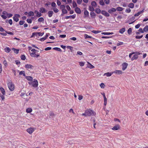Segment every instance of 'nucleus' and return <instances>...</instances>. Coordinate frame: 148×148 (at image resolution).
I'll return each instance as SVG.
<instances>
[{
    "mask_svg": "<svg viewBox=\"0 0 148 148\" xmlns=\"http://www.w3.org/2000/svg\"><path fill=\"white\" fill-rule=\"evenodd\" d=\"M42 16L41 13L37 12L36 14V16L38 17H39Z\"/></svg>",
    "mask_w": 148,
    "mask_h": 148,
    "instance_id": "3c124183",
    "label": "nucleus"
},
{
    "mask_svg": "<svg viewBox=\"0 0 148 148\" xmlns=\"http://www.w3.org/2000/svg\"><path fill=\"white\" fill-rule=\"evenodd\" d=\"M51 5L52 7H56V4L55 3H54V2H53L51 4Z\"/></svg>",
    "mask_w": 148,
    "mask_h": 148,
    "instance_id": "e2e57ef3",
    "label": "nucleus"
},
{
    "mask_svg": "<svg viewBox=\"0 0 148 148\" xmlns=\"http://www.w3.org/2000/svg\"><path fill=\"white\" fill-rule=\"evenodd\" d=\"M73 5L74 8L76 7H77L76 3L75 1H73Z\"/></svg>",
    "mask_w": 148,
    "mask_h": 148,
    "instance_id": "09e8293b",
    "label": "nucleus"
},
{
    "mask_svg": "<svg viewBox=\"0 0 148 148\" xmlns=\"http://www.w3.org/2000/svg\"><path fill=\"white\" fill-rule=\"evenodd\" d=\"M104 99V105L106 106L107 103V100L106 97H103Z\"/></svg>",
    "mask_w": 148,
    "mask_h": 148,
    "instance_id": "72a5a7b5",
    "label": "nucleus"
},
{
    "mask_svg": "<svg viewBox=\"0 0 148 148\" xmlns=\"http://www.w3.org/2000/svg\"><path fill=\"white\" fill-rule=\"evenodd\" d=\"M53 12L52 11H49L48 12V16L49 17H51L53 14Z\"/></svg>",
    "mask_w": 148,
    "mask_h": 148,
    "instance_id": "b1692460",
    "label": "nucleus"
},
{
    "mask_svg": "<svg viewBox=\"0 0 148 148\" xmlns=\"http://www.w3.org/2000/svg\"><path fill=\"white\" fill-rule=\"evenodd\" d=\"M95 12L97 14L100 13L101 11L99 8H97L95 9Z\"/></svg>",
    "mask_w": 148,
    "mask_h": 148,
    "instance_id": "4c0bfd02",
    "label": "nucleus"
},
{
    "mask_svg": "<svg viewBox=\"0 0 148 148\" xmlns=\"http://www.w3.org/2000/svg\"><path fill=\"white\" fill-rule=\"evenodd\" d=\"M66 37V35L65 34L60 35V37L62 38H64Z\"/></svg>",
    "mask_w": 148,
    "mask_h": 148,
    "instance_id": "338daca9",
    "label": "nucleus"
},
{
    "mask_svg": "<svg viewBox=\"0 0 148 148\" xmlns=\"http://www.w3.org/2000/svg\"><path fill=\"white\" fill-rule=\"evenodd\" d=\"M88 63L89 65L88 66V67L89 68H90V69H92L95 68V66L91 64L90 63H89V62H88Z\"/></svg>",
    "mask_w": 148,
    "mask_h": 148,
    "instance_id": "473e14b6",
    "label": "nucleus"
},
{
    "mask_svg": "<svg viewBox=\"0 0 148 148\" xmlns=\"http://www.w3.org/2000/svg\"><path fill=\"white\" fill-rule=\"evenodd\" d=\"M96 114V112L93 110L90 109L86 110L84 113L82 114V116H95Z\"/></svg>",
    "mask_w": 148,
    "mask_h": 148,
    "instance_id": "f257e3e1",
    "label": "nucleus"
},
{
    "mask_svg": "<svg viewBox=\"0 0 148 148\" xmlns=\"http://www.w3.org/2000/svg\"><path fill=\"white\" fill-rule=\"evenodd\" d=\"M60 9L62 10L65 8V6L63 5H60Z\"/></svg>",
    "mask_w": 148,
    "mask_h": 148,
    "instance_id": "c03bdc74",
    "label": "nucleus"
},
{
    "mask_svg": "<svg viewBox=\"0 0 148 148\" xmlns=\"http://www.w3.org/2000/svg\"><path fill=\"white\" fill-rule=\"evenodd\" d=\"M44 19L42 17H40L38 19V21L39 22H43L44 21Z\"/></svg>",
    "mask_w": 148,
    "mask_h": 148,
    "instance_id": "f704fd0d",
    "label": "nucleus"
},
{
    "mask_svg": "<svg viewBox=\"0 0 148 148\" xmlns=\"http://www.w3.org/2000/svg\"><path fill=\"white\" fill-rule=\"evenodd\" d=\"M92 32L94 33V34H98L100 32V31H95V30H93L92 31Z\"/></svg>",
    "mask_w": 148,
    "mask_h": 148,
    "instance_id": "bf43d9fd",
    "label": "nucleus"
},
{
    "mask_svg": "<svg viewBox=\"0 0 148 148\" xmlns=\"http://www.w3.org/2000/svg\"><path fill=\"white\" fill-rule=\"evenodd\" d=\"M138 56L137 54H134L133 56L131 58V60H136L138 58Z\"/></svg>",
    "mask_w": 148,
    "mask_h": 148,
    "instance_id": "aec40b11",
    "label": "nucleus"
},
{
    "mask_svg": "<svg viewBox=\"0 0 148 148\" xmlns=\"http://www.w3.org/2000/svg\"><path fill=\"white\" fill-rule=\"evenodd\" d=\"M116 10V9L115 8H112L108 10V12L110 13H111L112 12H115Z\"/></svg>",
    "mask_w": 148,
    "mask_h": 148,
    "instance_id": "a211bd4d",
    "label": "nucleus"
},
{
    "mask_svg": "<svg viewBox=\"0 0 148 148\" xmlns=\"http://www.w3.org/2000/svg\"><path fill=\"white\" fill-rule=\"evenodd\" d=\"M29 84L34 88L37 87L38 86V82L37 80L35 79H34L33 81L32 80L31 82H29Z\"/></svg>",
    "mask_w": 148,
    "mask_h": 148,
    "instance_id": "7ed1b4c3",
    "label": "nucleus"
},
{
    "mask_svg": "<svg viewBox=\"0 0 148 148\" xmlns=\"http://www.w3.org/2000/svg\"><path fill=\"white\" fill-rule=\"evenodd\" d=\"M128 6L130 8H133L134 7V4L132 3H130L129 4Z\"/></svg>",
    "mask_w": 148,
    "mask_h": 148,
    "instance_id": "cd10ccee",
    "label": "nucleus"
},
{
    "mask_svg": "<svg viewBox=\"0 0 148 148\" xmlns=\"http://www.w3.org/2000/svg\"><path fill=\"white\" fill-rule=\"evenodd\" d=\"M12 49L14 51V52L16 54H18L19 51V49H16L14 48H12Z\"/></svg>",
    "mask_w": 148,
    "mask_h": 148,
    "instance_id": "412c9836",
    "label": "nucleus"
},
{
    "mask_svg": "<svg viewBox=\"0 0 148 148\" xmlns=\"http://www.w3.org/2000/svg\"><path fill=\"white\" fill-rule=\"evenodd\" d=\"M3 14L1 15L2 18L4 19H5L7 18V16L8 15V13L5 11H3L2 12Z\"/></svg>",
    "mask_w": 148,
    "mask_h": 148,
    "instance_id": "1a4fd4ad",
    "label": "nucleus"
},
{
    "mask_svg": "<svg viewBox=\"0 0 148 148\" xmlns=\"http://www.w3.org/2000/svg\"><path fill=\"white\" fill-rule=\"evenodd\" d=\"M75 12L77 14H80L81 13V11L80 9L77 7H76L75 8Z\"/></svg>",
    "mask_w": 148,
    "mask_h": 148,
    "instance_id": "4468645a",
    "label": "nucleus"
},
{
    "mask_svg": "<svg viewBox=\"0 0 148 148\" xmlns=\"http://www.w3.org/2000/svg\"><path fill=\"white\" fill-rule=\"evenodd\" d=\"M95 8L92 6H89V10L90 11H91V12H93L95 10L94 8Z\"/></svg>",
    "mask_w": 148,
    "mask_h": 148,
    "instance_id": "2f4dec72",
    "label": "nucleus"
},
{
    "mask_svg": "<svg viewBox=\"0 0 148 148\" xmlns=\"http://www.w3.org/2000/svg\"><path fill=\"white\" fill-rule=\"evenodd\" d=\"M99 3L101 5H104V3L103 1V0L100 1Z\"/></svg>",
    "mask_w": 148,
    "mask_h": 148,
    "instance_id": "8fccbe9b",
    "label": "nucleus"
},
{
    "mask_svg": "<svg viewBox=\"0 0 148 148\" xmlns=\"http://www.w3.org/2000/svg\"><path fill=\"white\" fill-rule=\"evenodd\" d=\"M138 31L139 32H140L141 33H144V30L143 29V30L142 28H139Z\"/></svg>",
    "mask_w": 148,
    "mask_h": 148,
    "instance_id": "69168bd1",
    "label": "nucleus"
},
{
    "mask_svg": "<svg viewBox=\"0 0 148 148\" xmlns=\"http://www.w3.org/2000/svg\"><path fill=\"white\" fill-rule=\"evenodd\" d=\"M128 66V63L126 62H124L122 64V70L123 71L125 70L127 68Z\"/></svg>",
    "mask_w": 148,
    "mask_h": 148,
    "instance_id": "423d86ee",
    "label": "nucleus"
},
{
    "mask_svg": "<svg viewBox=\"0 0 148 148\" xmlns=\"http://www.w3.org/2000/svg\"><path fill=\"white\" fill-rule=\"evenodd\" d=\"M90 15L91 17L94 18L96 16L95 13L93 12H91L90 13Z\"/></svg>",
    "mask_w": 148,
    "mask_h": 148,
    "instance_id": "c85d7f7f",
    "label": "nucleus"
},
{
    "mask_svg": "<svg viewBox=\"0 0 148 148\" xmlns=\"http://www.w3.org/2000/svg\"><path fill=\"white\" fill-rule=\"evenodd\" d=\"M104 1L106 4H108L110 3V0H104Z\"/></svg>",
    "mask_w": 148,
    "mask_h": 148,
    "instance_id": "774afa93",
    "label": "nucleus"
},
{
    "mask_svg": "<svg viewBox=\"0 0 148 148\" xmlns=\"http://www.w3.org/2000/svg\"><path fill=\"white\" fill-rule=\"evenodd\" d=\"M21 58L22 60H25V57L24 55H21Z\"/></svg>",
    "mask_w": 148,
    "mask_h": 148,
    "instance_id": "5fc2aeb1",
    "label": "nucleus"
},
{
    "mask_svg": "<svg viewBox=\"0 0 148 148\" xmlns=\"http://www.w3.org/2000/svg\"><path fill=\"white\" fill-rule=\"evenodd\" d=\"M28 15L29 16H33L34 15V13L32 11L29 12L28 13Z\"/></svg>",
    "mask_w": 148,
    "mask_h": 148,
    "instance_id": "ea45409f",
    "label": "nucleus"
},
{
    "mask_svg": "<svg viewBox=\"0 0 148 148\" xmlns=\"http://www.w3.org/2000/svg\"><path fill=\"white\" fill-rule=\"evenodd\" d=\"M84 18L88 17L89 16V13L87 10H84Z\"/></svg>",
    "mask_w": 148,
    "mask_h": 148,
    "instance_id": "2eb2a0df",
    "label": "nucleus"
},
{
    "mask_svg": "<svg viewBox=\"0 0 148 148\" xmlns=\"http://www.w3.org/2000/svg\"><path fill=\"white\" fill-rule=\"evenodd\" d=\"M27 22L29 23H32V20L31 19L28 18L27 20Z\"/></svg>",
    "mask_w": 148,
    "mask_h": 148,
    "instance_id": "052dcab7",
    "label": "nucleus"
},
{
    "mask_svg": "<svg viewBox=\"0 0 148 148\" xmlns=\"http://www.w3.org/2000/svg\"><path fill=\"white\" fill-rule=\"evenodd\" d=\"M116 10L119 11H122L123 10V8L121 7H118L117 8Z\"/></svg>",
    "mask_w": 148,
    "mask_h": 148,
    "instance_id": "58836bf2",
    "label": "nucleus"
},
{
    "mask_svg": "<svg viewBox=\"0 0 148 148\" xmlns=\"http://www.w3.org/2000/svg\"><path fill=\"white\" fill-rule=\"evenodd\" d=\"M53 10L55 13H57L59 11L58 9L56 8H53Z\"/></svg>",
    "mask_w": 148,
    "mask_h": 148,
    "instance_id": "a18cd8bd",
    "label": "nucleus"
},
{
    "mask_svg": "<svg viewBox=\"0 0 148 148\" xmlns=\"http://www.w3.org/2000/svg\"><path fill=\"white\" fill-rule=\"evenodd\" d=\"M39 11L40 13H43L46 12V10L45 8L42 7L40 8Z\"/></svg>",
    "mask_w": 148,
    "mask_h": 148,
    "instance_id": "dca6fc26",
    "label": "nucleus"
},
{
    "mask_svg": "<svg viewBox=\"0 0 148 148\" xmlns=\"http://www.w3.org/2000/svg\"><path fill=\"white\" fill-rule=\"evenodd\" d=\"M20 17V15L18 14H15L13 17L14 20L16 22H17L18 20V18Z\"/></svg>",
    "mask_w": 148,
    "mask_h": 148,
    "instance_id": "6e6552de",
    "label": "nucleus"
},
{
    "mask_svg": "<svg viewBox=\"0 0 148 148\" xmlns=\"http://www.w3.org/2000/svg\"><path fill=\"white\" fill-rule=\"evenodd\" d=\"M3 64H4V65L6 67L8 65L7 62L5 60H4L3 61Z\"/></svg>",
    "mask_w": 148,
    "mask_h": 148,
    "instance_id": "de8ad7c7",
    "label": "nucleus"
},
{
    "mask_svg": "<svg viewBox=\"0 0 148 148\" xmlns=\"http://www.w3.org/2000/svg\"><path fill=\"white\" fill-rule=\"evenodd\" d=\"M101 13L102 14L106 17H108L110 16L109 14L104 10H102Z\"/></svg>",
    "mask_w": 148,
    "mask_h": 148,
    "instance_id": "9b49d317",
    "label": "nucleus"
},
{
    "mask_svg": "<svg viewBox=\"0 0 148 148\" xmlns=\"http://www.w3.org/2000/svg\"><path fill=\"white\" fill-rule=\"evenodd\" d=\"M8 86L9 90L11 91H13L14 89V86L13 84L11 81L9 82L7 84Z\"/></svg>",
    "mask_w": 148,
    "mask_h": 148,
    "instance_id": "20e7f679",
    "label": "nucleus"
},
{
    "mask_svg": "<svg viewBox=\"0 0 148 148\" xmlns=\"http://www.w3.org/2000/svg\"><path fill=\"white\" fill-rule=\"evenodd\" d=\"M113 73V72L110 73L107 72L104 73V75H106L107 77H110L111 76L112 74Z\"/></svg>",
    "mask_w": 148,
    "mask_h": 148,
    "instance_id": "5701e85b",
    "label": "nucleus"
},
{
    "mask_svg": "<svg viewBox=\"0 0 148 148\" xmlns=\"http://www.w3.org/2000/svg\"><path fill=\"white\" fill-rule=\"evenodd\" d=\"M91 5L94 8H95L97 7V3L95 1H92L91 3Z\"/></svg>",
    "mask_w": 148,
    "mask_h": 148,
    "instance_id": "6ab92c4d",
    "label": "nucleus"
},
{
    "mask_svg": "<svg viewBox=\"0 0 148 148\" xmlns=\"http://www.w3.org/2000/svg\"><path fill=\"white\" fill-rule=\"evenodd\" d=\"M120 125L119 124H116L112 128V129L113 130H117L120 129Z\"/></svg>",
    "mask_w": 148,
    "mask_h": 148,
    "instance_id": "0eeeda50",
    "label": "nucleus"
},
{
    "mask_svg": "<svg viewBox=\"0 0 148 148\" xmlns=\"http://www.w3.org/2000/svg\"><path fill=\"white\" fill-rule=\"evenodd\" d=\"M32 111V109L30 108H28L26 109V111L27 113H30Z\"/></svg>",
    "mask_w": 148,
    "mask_h": 148,
    "instance_id": "a878e982",
    "label": "nucleus"
},
{
    "mask_svg": "<svg viewBox=\"0 0 148 148\" xmlns=\"http://www.w3.org/2000/svg\"><path fill=\"white\" fill-rule=\"evenodd\" d=\"M143 37V35H141V36H138V35H137L136 36V37L135 38H136V39H140V38H142Z\"/></svg>",
    "mask_w": 148,
    "mask_h": 148,
    "instance_id": "6e6d98bb",
    "label": "nucleus"
},
{
    "mask_svg": "<svg viewBox=\"0 0 148 148\" xmlns=\"http://www.w3.org/2000/svg\"><path fill=\"white\" fill-rule=\"evenodd\" d=\"M143 30L144 32H146L148 31V26H146L143 28Z\"/></svg>",
    "mask_w": 148,
    "mask_h": 148,
    "instance_id": "e433bc0d",
    "label": "nucleus"
},
{
    "mask_svg": "<svg viewBox=\"0 0 148 148\" xmlns=\"http://www.w3.org/2000/svg\"><path fill=\"white\" fill-rule=\"evenodd\" d=\"M33 67L34 66L30 64H27L25 66V67L27 69H32Z\"/></svg>",
    "mask_w": 148,
    "mask_h": 148,
    "instance_id": "9d476101",
    "label": "nucleus"
},
{
    "mask_svg": "<svg viewBox=\"0 0 148 148\" xmlns=\"http://www.w3.org/2000/svg\"><path fill=\"white\" fill-rule=\"evenodd\" d=\"M26 78L27 80L28 81H31V82L33 80V78L31 76H27L26 77Z\"/></svg>",
    "mask_w": 148,
    "mask_h": 148,
    "instance_id": "7c9ffc66",
    "label": "nucleus"
},
{
    "mask_svg": "<svg viewBox=\"0 0 148 148\" xmlns=\"http://www.w3.org/2000/svg\"><path fill=\"white\" fill-rule=\"evenodd\" d=\"M100 86L101 88H104L105 86V85L104 83H102L100 84Z\"/></svg>",
    "mask_w": 148,
    "mask_h": 148,
    "instance_id": "37998d69",
    "label": "nucleus"
},
{
    "mask_svg": "<svg viewBox=\"0 0 148 148\" xmlns=\"http://www.w3.org/2000/svg\"><path fill=\"white\" fill-rule=\"evenodd\" d=\"M103 34L106 35H110V34H113V33L111 32H103L102 34Z\"/></svg>",
    "mask_w": 148,
    "mask_h": 148,
    "instance_id": "79ce46f5",
    "label": "nucleus"
},
{
    "mask_svg": "<svg viewBox=\"0 0 148 148\" xmlns=\"http://www.w3.org/2000/svg\"><path fill=\"white\" fill-rule=\"evenodd\" d=\"M135 19V17L134 16H132V17L130 18V20L132 21H133L131 23H129V24H132L135 21V20H134Z\"/></svg>",
    "mask_w": 148,
    "mask_h": 148,
    "instance_id": "c756f323",
    "label": "nucleus"
},
{
    "mask_svg": "<svg viewBox=\"0 0 148 148\" xmlns=\"http://www.w3.org/2000/svg\"><path fill=\"white\" fill-rule=\"evenodd\" d=\"M31 51L32 53H30V55L32 57L38 58L40 56V54L37 53L39 51L36 50L34 49H32Z\"/></svg>",
    "mask_w": 148,
    "mask_h": 148,
    "instance_id": "f03ea898",
    "label": "nucleus"
},
{
    "mask_svg": "<svg viewBox=\"0 0 148 148\" xmlns=\"http://www.w3.org/2000/svg\"><path fill=\"white\" fill-rule=\"evenodd\" d=\"M113 73H116L118 75L121 74L123 73L122 71L120 70H116L113 72Z\"/></svg>",
    "mask_w": 148,
    "mask_h": 148,
    "instance_id": "f8f14e48",
    "label": "nucleus"
},
{
    "mask_svg": "<svg viewBox=\"0 0 148 148\" xmlns=\"http://www.w3.org/2000/svg\"><path fill=\"white\" fill-rule=\"evenodd\" d=\"M83 98V97L81 95H79L78 96V99L79 100H81Z\"/></svg>",
    "mask_w": 148,
    "mask_h": 148,
    "instance_id": "680f3d73",
    "label": "nucleus"
},
{
    "mask_svg": "<svg viewBox=\"0 0 148 148\" xmlns=\"http://www.w3.org/2000/svg\"><path fill=\"white\" fill-rule=\"evenodd\" d=\"M0 90L3 95H5V92L4 89L2 87H0Z\"/></svg>",
    "mask_w": 148,
    "mask_h": 148,
    "instance_id": "f3484780",
    "label": "nucleus"
},
{
    "mask_svg": "<svg viewBox=\"0 0 148 148\" xmlns=\"http://www.w3.org/2000/svg\"><path fill=\"white\" fill-rule=\"evenodd\" d=\"M77 2L78 4H80L82 2V0H77Z\"/></svg>",
    "mask_w": 148,
    "mask_h": 148,
    "instance_id": "0e129e2a",
    "label": "nucleus"
},
{
    "mask_svg": "<svg viewBox=\"0 0 148 148\" xmlns=\"http://www.w3.org/2000/svg\"><path fill=\"white\" fill-rule=\"evenodd\" d=\"M76 16V14H74L72 15H71L70 16H66L65 17V18L66 19H68L69 18H75Z\"/></svg>",
    "mask_w": 148,
    "mask_h": 148,
    "instance_id": "ddd939ff",
    "label": "nucleus"
},
{
    "mask_svg": "<svg viewBox=\"0 0 148 148\" xmlns=\"http://www.w3.org/2000/svg\"><path fill=\"white\" fill-rule=\"evenodd\" d=\"M125 28H123L120 29L119 32L120 33L122 34L125 32Z\"/></svg>",
    "mask_w": 148,
    "mask_h": 148,
    "instance_id": "bb28decb",
    "label": "nucleus"
},
{
    "mask_svg": "<svg viewBox=\"0 0 148 148\" xmlns=\"http://www.w3.org/2000/svg\"><path fill=\"white\" fill-rule=\"evenodd\" d=\"M36 129L34 128L29 127L27 129L26 131L29 134H32Z\"/></svg>",
    "mask_w": 148,
    "mask_h": 148,
    "instance_id": "39448f33",
    "label": "nucleus"
},
{
    "mask_svg": "<svg viewBox=\"0 0 148 148\" xmlns=\"http://www.w3.org/2000/svg\"><path fill=\"white\" fill-rule=\"evenodd\" d=\"M131 11V9L130 8H127L125 10V12L127 13H130Z\"/></svg>",
    "mask_w": 148,
    "mask_h": 148,
    "instance_id": "603ef678",
    "label": "nucleus"
},
{
    "mask_svg": "<svg viewBox=\"0 0 148 148\" xmlns=\"http://www.w3.org/2000/svg\"><path fill=\"white\" fill-rule=\"evenodd\" d=\"M53 49L55 50H56L58 51H61V49L60 48L58 47H54L53 48Z\"/></svg>",
    "mask_w": 148,
    "mask_h": 148,
    "instance_id": "864d4df0",
    "label": "nucleus"
},
{
    "mask_svg": "<svg viewBox=\"0 0 148 148\" xmlns=\"http://www.w3.org/2000/svg\"><path fill=\"white\" fill-rule=\"evenodd\" d=\"M5 52L7 53H9L11 49L8 47H7L4 49Z\"/></svg>",
    "mask_w": 148,
    "mask_h": 148,
    "instance_id": "393cba45",
    "label": "nucleus"
},
{
    "mask_svg": "<svg viewBox=\"0 0 148 148\" xmlns=\"http://www.w3.org/2000/svg\"><path fill=\"white\" fill-rule=\"evenodd\" d=\"M123 43L122 42H119L117 43L116 44L117 46H119L121 45H123Z\"/></svg>",
    "mask_w": 148,
    "mask_h": 148,
    "instance_id": "49530a36",
    "label": "nucleus"
},
{
    "mask_svg": "<svg viewBox=\"0 0 148 148\" xmlns=\"http://www.w3.org/2000/svg\"><path fill=\"white\" fill-rule=\"evenodd\" d=\"M85 37L86 38H92V37L90 36H88V35H87L86 34H85Z\"/></svg>",
    "mask_w": 148,
    "mask_h": 148,
    "instance_id": "13d9d810",
    "label": "nucleus"
},
{
    "mask_svg": "<svg viewBox=\"0 0 148 148\" xmlns=\"http://www.w3.org/2000/svg\"><path fill=\"white\" fill-rule=\"evenodd\" d=\"M49 115L53 117L55 115L53 112H51L49 113Z\"/></svg>",
    "mask_w": 148,
    "mask_h": 148,
    "instance_id": "4d7b16f0",
    "label": "nucleus"
},
{
    "mask_svg": "<svg viewBox=\"0 0 148 148\" xmlns=\"http://www.w3.org/2000/svg\"><path fill=\"white\" fill-rule=\"evenodd\" d=\"M127 32L128 34L129 35L131 34L132 32V29L131 28H130L128 29L127 30Z\"/></svg>",
    "mask_w": 148,
    "mask_h": 148,
    "instance_id": "a19ab883",
    "label": "nucleus"
},
{
    "mask_svg": "<svg viewBox=\"0 0 148 148\" xmlns=\"http://www.w3.org/2000/svg\"><path fill=\"white\" fill-rule=\"evenodd\" d=\"M19 74L20 75H23L25 76V72L24 71H21L19 72Z\"/></svg>",
    "mask_w": 148,
    "mask_h": 148,
    "instance_id": "c9c22d12",
    "label": "nucleus"
},
{
    "mask_svg": "<svg viewBox=\"0 0 148 148\" xmlns=\"http://www.w3.org/2000/svg\"><path fill=\"white\" fill-rule=\"evenodd\" d=\"M62 14H61V16H63L64 14H66L67 13V10L65 9L62 10Z\"/></svg>",
    "mask_w": 148,
    "mask_h": 148,
    "instance_id": "4be33fe9",
    "label": "nucleus"
}]
</instances>
